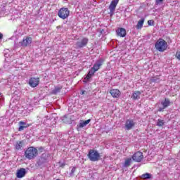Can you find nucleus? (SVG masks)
<instances>
[{
	"label": "nucleus",
	"mask_w": 180,
	"mask_h": 180,
	"mask_svg": "<svg viewBox=\"0 0 180 180\" xmlns=\"http://www.w3.org/2000/svg\"><path fill=\"white\" fill-rule=\"evenodd\" d=\"M155 48L158 51L164 53L167 49H168V44L162 38H160L155 44Z\"/></svg>",
	"instance_id": "nucleus-1"
},
{
	"label": "nucleus",
	"mask_w": 180,
	"mask_h": 180,
	"mask_svg": "<svg viewBox=\"0 0 180 180\" xmlns=\"http://www.w3.org/2000/svg\"><path fill=\"white\" fill-rule=\"evenodd\" d=\"M38 150L34 147L28 148L25 152V157L27 160H34L37 157Z\"/></svg>",
	"instance_id": "nucleus-2"
},
{
	"label": "nucleus",
	"mask_w": 180,
	"mask_h": 180,
	"mask_svg": "<svg viewBox=\"0 0 180 180\" xmlns=\"http://www.w3.org/2000/svg\"><path fill=\"white\" fill-rule=\"evenodd\" d=\"M88 158L90 161H99L101 160V154L96 150H90L87 155Z\"/></svg>",
	"instance_id": "nucleus-3"
},
{
	"label": "nucleus",
	"mask_w": 180,
	"mask_h": 180,
	"mask_svg": "<svg viewBox=\"0 0 180 180\" xmlns=\"http://www.w3.org/2000/svg\"><path fill=\"white\" fill-rule=\"evenodd\" d=\"M33 39L30 37H25L23 40L18 43V47H27L32 44Z\"/></svg>",
	"instance_id": "nucleus-4"
},
{
	"label": "nucleus",
	"mask_w": 180,
	"mask_h": 180,
	"mask_svg": "<svg viewBox=\"0 0 180 180\" xmlns=\"http://www.w3.org/2000/svg\"><path fill=\"white\" fill-rule=\"evenodd\" d=\"M58 16H59L60 19H67V18L70 16V10H68V8H60L58 13Z\"/></svg>",
	"instance_id": "nucleus-5"
},
{
	"label": "nucleus",
	"mask_w": 180,
	"mask_h": 180,
	"mask_svg": "<svg viewBox=\"0 0 180 180\" xmlns=\"http://www.w3.org/2000/svg\"><path fill=\"white\" fill-rule=\"evenodd\" d=\"M88 41H89V39H88L86 37H84L76 43V46L77 49L86 47V44H88Z\"/></svg>",
	"instance_id": "nucleus-6"
},
{
	"label": "nucleus",
	"mask_w": 180,
	"mask_h": 180,
	"mask_svg": "<svg viewBox=\"0 0 180 180\" xmlns=\"http://www.w3.org/2000/svg\"><path fill=\"white\" fill-rule=\"evenodd\" d=\"M143 158H144V155H143V153L140 151L135 153L132 155V160L136 162H141V160H143Z\"/></svg>",
	"instance_id": "nucleus-7"
},
{
	"label": "nucleus",
	"mask_w": 180,
	"mask_h": 180,
	"mask_svg": "<svg viewBox=\"0 0 180 180\" xmlns=\"http://www.w3.org/2000/svg\"><path fill=\"white\" fill-rule=\"evenodd\" d=\"M39 82H40V79L39 77H32L29 80V85L32 86V88H36L37 85H39Z\"/></svg>",
	"instance_id": "nucleus-8"
},
{
	"label": "nucleus",
	"mask_w": 180,
	"mask_h": 180,
	"mask_svg": "<svg viewBox=\"0 0 180 180\" xmlns=\"http://www.w3.org/2000/svg\"><path fill=\"white\" fill-rule=\"evenodd\" d=\"M134 126H136V122L133 120H127L125 123L126 130H131Z\"/></svg>",
	"instance_id": "nucleus-9"
},
{
	"label": "nucleus",
	"mask_w": 180,
	"mask_h": 180,
	"mask_svg": "<svg viewBox=\"0 0 180 180\" xmlns=\"http://www.w3.org/2000/svg\"><path fill=\"white\" fill-rule=\"evenodd\" d=\"M103 61H104L103 59H99L95 63V64L93 66V68L96 71H98V70H99L101 67H102V65H103Z\"/></svg>",
	"instance_id": "nucleus-10"
},
{
	"label": "nucleus",
	"mask_w": 180,
	"mask_h": 180,
	"mask_svg": "<svg viewBox=\"0 0 180 180\" xmlns=\"http://www.w3.org/2000/svg\"><path fill=\"white\" fill-rule=\"evenodd\" d=\"M26 175V169L20 168L17 171L16 176L17 178H23Z\"/></svg>",
	"instance_id": "nucleus-11"
},
{
	"label": "nucleus",
	"mask_w": 180,
	"mask_h": 180,
	"mask_svg": "<svg viewBox=\"0 0 180 180\" xmlns=\"http://www.w3.org/2000/svg\"><path fill=\"white\" fill-rule=\"evenodd\" d=\"M117 4H119V0H112L111 1V4L109 6V9L110 12H113L116 9Z\"/></svg>",
	"instance_id": "nucleus-12"
},
{
	"label": "nucleus",
	"mask_w": 180,
	"mask_h": 180,
	"mask_svg": "<svg viewBox=\"0 0 180 180\" xmlns=\"http://www.w3.org/2000/svg\"><path fill=\"white\" fill-rule=\"evenodd\" d=\"M89 123H91V119H89L86 121H80L79 124L77 125V130L82 129V127H85V126H86V124H89Z\"/></svg>",
	"instance_id": "nucleus-13"
},
{
	"label": "nucleus",
	"mask_w": 180,
	"mask_h": 180,
	"mask_svg": "<svg viewBox=\"0 0 180 180\" xmlns=\"http://www.w3.org/2000/svg\"><path fill=\"white\" fill-rule=\"evenodd\" d=\"M116 33H117V36H120V37H126V29L118 28L116 30Z\"/></svg>",
	"instance_id": "nucleus-14"
},
{
	"label": "nucleus",
	"mask_w": 180,
	"mask_h": 180,
	"mask_svg": "<svg viewBox=\"0 0 180 180\" xmlns=\"http://www.w3.org/2000/svg\"><path fill=\"white\" fill-rule=\"evenodd\" d=\"M110 94L113 98H119L120 96V91L119 89H112L110 91Z\"/></svg>",
	"instance_id": "nucleus-15"
},
{
	"label": "nucleus",
	"mask_w": 180,
	"mask_h": 180,
	"mask_svg": "<svg viewBox=\"0 0 180 180\" xmlns=\"http://www.w3.org/2000/svg\"><path fill=\"white\" fill-rule=\"evenodd\" d=\"M140 95H141V92H140V91H136L132 94L131 98L136 101V99H140Z\"/></svg>",
	"instance_id": "nucleus-16"
},
{
	"label": "nucleus",
	"mask_w": 180,
	"mask_h": 180,
	"mask_svg": "<svg viewBox=\"0 0 180 180\" xmlns=\"http://www.w3.org/2000/svg\"><path fill=\"white\" fill-rule=\"evenodd\" d=\"M170 103H171V102L169 101V99H168V98H165V101L161 102V104L162 105L163 108H168V106H169Z\"/></svg>",
	"instance_id": "nucleus-17"
},
{
	"label": "nucleus",
	"mask_w": 180,
	"mask_h": 180,
	"mask_svg": "<svg viewBox=\"0 0 180 180\" xmlns=\"http://www.w3.org/2000/svg\"><path fill=\"white\" fill-rule=\"evenodd\" d=\"M144 25V18L141 19L137 25H136V29H141L143 27V25Z\"/></svg>",
	"instance_id": "nucleus-18"
},
{
	"label": "nucleus",
	"mask_w": 180,
	"mask_h": 180,
	"mask_svg": "<svg viewBox=\"0 0 180 180\" xmlns=\"http://www.w3.org/2000/svg\"><path fill=\"white\" fill-rule=\"evenodd\" d=\"M23 144H24L23 141H18L15 145V148L17 150H21L22 147H23Z\"/></svg>",
	"instance_id": "nucleus-19"
},
{
	"label": "nucleus",
	"mask_w": 180,
	"mask_h": 180,
	"mask_svg": "<svg viewBox=\"0 0 180 180\" xmlns=\"http://www.w3.org/2000/svg\"><path fill=\"white\" fill-rule=\"evenodd\" d=\"M141 179H150L151 178V174L150 173H146L141 176Z\"/></svg>",
	"instance_id": "nucleus-20"
},
{
	"label": "nucleus",
	"mask_w": 180,
	"mask_h": 180,
	"mask_svg": "<svg viewBox=\"0 0 180 180\" xmlns=\"http://www.w3.org/2000/svg\"><path fill=\"white\" fill-rule=\"evenodd\" d=\"M131 164V158H127L124 163V167H130V165Z\"/></svg>",
	"instance_id": "nucleus-21"
},
{
	"label": "nucleus",
	"mask_w": 180,
	"mask_h": 180,
	"mask_svg": "<svg viewBox=\"0 0 180 180\" xmlns=\"http://www.w3.org/2000/svg\"><path fill=\"white\" fill-rule=\"evenodd\" d=\"M164 124H165V122H164V120L161 119L158 120L157 126H158L159 127H162Z\"/></svg>",
	"instance_id": "nucleus-22"
},
{
	"label": "nucleus",
	"mask_w": 180,
	"mask_h": 180,
	"mask_svg": "<svg viewBox=\"0 0 180 180\" xmlns=\"http://www.w3.org/2000/svg\"><path fill=\"white\" fill-rule=\"evenodd\" d=\"M160 77L158 76L153 77L150 79V82H160Z\"/></svg>",
	"instance_id": "nucleus-23"
},
{
	"label": "nucleus",
	"mask_w": 180,
	"mask_h": 180,
	"mask_svg": "<svg viewBox=\"0 0 180 180\" xmlns=\"http://www.w3.org/2000/svg\"><path fill=\"white\" fill-rule=\"evenodd\" d=\"M75 171H77V167H73L70 173V176H71V177L74 176V174H75Z\"/></svg>",
	"instance_id": "nucleus-24"
},
{
	"label": "nucleus",
	"mask_w": 180,
	"mask_h": 180,
	"mask_svg": "<svg viewBox=\"0 0 180 180\" xmlns=\"http://www.w3.org/2000/svg\"><path fill=\"white\" fill-rule=\"evenodd\" d=\"M60 91H61V87H56L54 89V90L53 91V94H54L56 95V94H58V92H60Z\"/></svg>",
	"instance_id": "nucleus-25"
},
{
	"label": "nucleus",
	"mask_w": 180,
	"mask_h": 180,
	"mask_svg": "<svg viewBox=\"0 0 180 180\" xmlns=\"http://www.w3.org/2000/svg\"><path fill=\"white\" fill-rule=\"evenodd\" d=\"M91 77H92V75L89 72V73L87 74L84 79L86 81H88L89 79H90V78H91Z\"/></svg>",
	"instance_id": "nucleus-26"
},
{
	"label": "nucleus",
	"mask_w": 180,
	"mask_h": 180,
	"mask_svg": "<svg viewBox=\"0 0 180 180\" xmlns=\"http://www.w3.org/2000/svg\"><path fill=\"white\" fill-rule=\"evenodd\" d=\"M89 72H90L91 75H94V74L96 72V70L94 68H91Z\"/></svg>",
	"instance_id": "nucleus-27"
},
{
	"label": "nucleus",
	"mask_w": 180,
	"mask_h": 180,
	"mask_svg": "<svg viewBox=\"0 0 180 180\" xmlns=\"http://www.w3.org/2000/svg\"><path fill=\"white\" fill-rule=\"evenodd\" d=\"M25 127H27V126L20 125L18 131H22V130H24L25 129Z\"/></svg>",
	"instance_id": "nucleus-28"
},
{
	"label": "nucleus",
	"mask_w": 180,
	"mask_h": 180,
	"mask_svg": "<svg viewBox=\"0 0 180 180\" xmlns=\"http://www.w3.org/2000/svg\"><path fill=\"white\" fill-rule=\"evenodd\" d=\"M176 57L178 60H180V51L176 53Z\"/></svg>",
	"instance_id": "nucleus-29"
},
{
	"label": "nucleus",
	"mask_w": 180,
	"mask_h": 180,
	"mask_svg": "<svg viewBox=\"0 0 180 180\" xmlns=\"http://www.w3.org/2000/svg\"><path fill=\"white\" fill-rule=\"evenodd\" d=\"M19 124H20V126H26V122H24L20 121V122H19Z\"/></svg>",
	"instance_id": "nucleus-30"
},
{
	"label": "nucleus",
	"mask_w": 180,
	"mask_h": 180,
	"mask_svg": "<svg viewBox=\"0 0 180 180\" xmlns=\"http://www.w3.org/2000/svg\"><path fill=\"white\" fill-rule=\"evenodd\" d=\"M164 1V0H156L157 5L162 4Z\"/></svg>",
	"instance_id": "nucleus-31"
},
{
	"label": "nucleus",
	"mask_w": 180,
	"mask_h": 180,
	"mask_svg": "<svg viewBox=\"0 0 180 180\" xmlns=\"http://www.w3.org/2000/svg\"><path fill=\"white\" fill-rule=\"evenodd\" d=\"M164 109H165V108H164V106H162V108H159L158 112H164Z\"/></svg>",
	"instance_id": "nucleus-32"
},
{
	"label": "nucleus",
	"mask_w": 180,
	"mask_h": 180,
	"mask_svg": "<svg viewBox=\"0 0 180 180\" xmlns=\"http://www.w3.org/2000/svg\"><path fill=\"white\" fill-rule=\"evenodd\" d=\"M153 22V20H150L148 21V25H149L150 26H152L153 24H151V22Z\"/></svg>",
	"instance_id": "nucleus-33"
},
{
	"label": "nucleus",
	"mask_w": 180,
	"mask_h": 180,
	"mask_svg": "<svg viewBox=\"0 0 180 180\" xmlns=\"http://www.w3.org/2000/svg\"><path fill=\"white\" fill-rule=\"evenodd\" d=\"M4 39V34H2V33L0 32V40Z\"/></svg>",
	"instance_id": "nucleus-34"
},
{
	"label": "nucleus",
	"mask_w": 180,
	"mask_h": 180,
	"mask_svg": "<svg viewBox=\"0 0 180 180\" xmlns=\"http://www.w3.org/2000/svg\"><path fill=\"white\" fill-rule=\"evenodd\" d=\"M65 119H67V117L66 116H64L62 117V120L64 122L65 120Z\"/></svg>",
	"instance_id": "nucleus-35"
},
{
	"label": "nucleus",
	"mask_w": 180,
	"mask_h": 180,
	"mask_svg": "<svg viewBox=\"0 0 180 180\" xmlns=\"http://www.w3.org/2000/svg\"><path fill=\"white\" fill-rule=\"evenodd\" d=\"M85 92H86V91H83L82 92V95H84V94H85Z\"/></svg>",
	"instance_id": "nucleus-36"
},
{
	"label": "nucleus",
	"mask_w": 180,
	"mask_h": 180,
	"mask_svg": "<svg viewBox=\"0 0 180 180\" xmlns=\"http://www.w3.org/2000/svg\"><path fill=\"white\" fill-rule=\"evenodd\" d=\"M0 95H1V93H0Z\"/></svg>",
	"instance_id": "nucleus-37"
}]
</instances>
